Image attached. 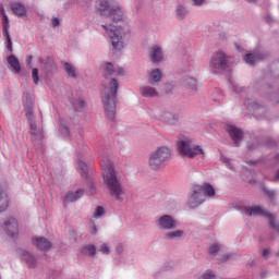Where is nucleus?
Masks as SVG:
<instances>
[{
  "mask_svg": "<svg viewBox=\"0 0 279 279\" xmlns=\"http://www.w3.org/2000/svg\"><path fill=\"white\" fill-rule=\"evenodd\" d=\"M0 14L1 16H5V9L3 7H0Z\"/></svg>",
  "mask_w": 279,
  "mask_h": 279,
  "instance_id": "5fc2aeb1",
  "label": "nucleus"
},
{
  "mask_svg": "<svg viewBox=\"0 0 279 279\" xmlns=\"http://www.w3.org/2000/svg\"><path fill=\"white\" fill-rule=\"evenodd\" d=\"M155 223L158 230L161 232H170L171 230H175V228H178V220L169 214H165L157 218Z\"/></svg>",
  "mask_w": 279,
  "mask_h": 279,
  "instance_id": "6e6552de",
  "label": "nucleus"
},
{
  "mask_svg": "<svg viewBox=\"0 0 279 279\" xmlns=\"http://www.w3.org/2000/svg\"><path fill=\"white\" fill-rule=\"evenodd\" d=\"M7 62L12 73H21V63L19 62V59L16 58V56L14 54L9 56L7 58Z\"/></svg>",
  "mask_w": 279,
  "mask_h": 279,
  "instance_id": "412c9836",
  "label": "nucleus"
},
{
  "mask_svg": "<svg viewBox=\"0 0 279 279\" xmlns=\"http://www.w3.org/2000/svg\"><path fill=\"white\" fill-rule=\"evenodd\" d=\"M22 99L26 118L29 120L34 119V94L24 92Z\"/></svg>",
  "mask_w": 279,
  "mask_h": 279,
  "instance_id": "9d476101",
  "label": "nucleus"
},
{
  "mask_svg": "<svg viewBox=\"0 0 279 279\" xmlns=\"http://www.w3.org/2000/svg\"><path fill=\"white\" fill-rule=\"evenodd\" d=\"M204 202H206V198L204 193H202V185L193 186L187 198V206L190 208H197V206H202Z\"/></svg>",
  "mask_w": 279,
  "mask_h": 279,
  "instance_id": "1a4fd4ad",
  "label": "nucleus"
},
{
  "mask_svg": "<svg viewBox=\"0 0 279 279\" xmlns=\"http://www.w3.org/2000/svg\"><path fill=\"white\" fill-rule=\"evenodd\" d=\"M3 37L5 38V45H7V49L8 51H10L12 53L13 48H12V37H10V33H8V35H3Z\"/></svg>",
  "mask_w": 279,
  "mask_h": 279,
  "instance_id": "4c0bfd02",
  "label": "nucleus"
},
{
  "mask_svg": "<svg viewBox=\"0 0 279 279\" xmlns=\"http://www.w3.org/2000/svg\"><path fill=\"white\" fill-rule=\"evenodd\" d=\"M97 193V189L93 183L89 184V194L95 195Z\"/></svg>",
  "mask_w": 279,
  "mask_h": 279,
  "instance_id": "8fccbe9b",
  "label": "nucleus"
},
{
  "mask_svg": "<svg viewBox=\"0 0 279 279\" xmlns=\"http://www.w3.org/2000/svg\"><path fill=\"white\" fill-rule=\"evenodd\" d=\"M189 73H195V65L191 63L190 68L186 69Z\"/></svg>",
  "mask_w": 279,
  "mask_h": 279,
  "instance_id": "3c124183",
  "label": "nucleus"
},
{
  "mask_svg": "<svg viewBox=\"0 0 279 279\" xmlns=\"http://www.w3.org/2000/svg\"><path fill=\"white\" fill-rule=\"evenodd\" d=\"M247 3H256L258 0H245Z\"/></svg>",
  "mask_w": 279,
  "mask_h": 279,
  "instance_id": "052dcab7",
  "label": "nucleus"
},
{
  "mask_svg": "<svg viewBox=\"0 0 279 279\" xmlns=\"http://www.w3.org/2000/svg\"><path fill=\"white\" fill-rule=\"evenodd\" d=\"M158 121L166 123V125H175L178 121H180V114L170 112V111H161L157 116Z\"/></svg>",
  "mask_w": 279,
  "mask_h": 279,
  "instance_id": "ddd939ff",
  "label": "nucleus"
},
{
  "mask_svg": "<svg viewBox=\"0 0 279 279\" xmlns=\"http://www.w3.org/2000/svg\"><path fill=\"white\" fill-rule=\"evenodd\" d=\"M96 12L102 19H108L111 23H123L122 25L114 27L110 24H101L111 40L113 51H123L125 45L130 43L132 38V28L126 21L125 12L119 5L110 4L108 0H97L95 3Z\"/></svg>",
  "mask_w": 279,
  "mask_h": 279,
  "instance_id": "f257e3e1",
  "label": "nucleus"
},
{
  "mask_svg": "<svg viewBox=\"0 0 279 279\" xmlns=\"http://www.w3.org/2000/svg\"><path fill=\"white\" fill-rule=\"evenodd\" d=\"M216 93L218 94V97L217 98L214 97V101H218V102L223 101V90L217 89Z\"/></svg>",
  "mask_w": 279,
  "mask_h": 279,
  "instance_id": "c03bdc74",
  "label": "nucleus"
},
{
  "mask_svg": "<svg viewBox=\"0 0 279 279\" xmlns=\"http://www.w3.org/2000/svg\"><path fill=\"white\" fill-rule=\"evenodd\" d=\"M61 20L60 17L52 16L51 19V26L52 27H60Z\"/></svg>",
  "mask_w": 279,
  "mask_h": 279,
  "instance_id": "37998d69",
  "label": "nucleus"
},
{
  "mask_svg": "<svg viewBox=\"0 0 279 279\" xmlns=\"http://www.w3.org/2000/svg\"><path fill=\"white\" fill-rule=\"evenodd\" d=\"M171 160V148L168 146H159L150 153L148 158V166L153 171H158V169H162Z\"/></svg>",
  "mask_w": 279,
  "mask_h": 279,
  "instance_id": "39448f33",
  "label": "nucleus"
},
{
  "mask_svg": "<svg viewBox=\"0 0 279 279\" xmlns=\"http://www.w3.org/2000/svg\"><path fill=\"white\" fill-rule=\"evenodd\" d=\"M100 167L102 169L104 182L111 197H114L118 202L126 201L128 194L121 184V177L114 171L112 161L106 157H100Z\"/></svg>",
  "mask_w": 279,
  "mask_h": 279,
  "instance_id": "7ed1b4c3",
  "label": "nucleus"
},
{
  "mask_svg": "<svg viewBox=\"0 0 279 279\" xmlns=\"http://www.w3.org/2000/svg\"><path fill=\"white\" fill-rule=\"evenodd\" d=\"M9 204L8 194L0 189V213L8 210Z\"/></svg>",
  "mask_w": 279,
  "mask_h": 279,
  "instance_id": "cd10ccee",
  "label": "nucleus"
},
{
  "mask_svg": "<svg viewBox=\"0 0 279 279\" xmlns=\"http://www.w3.org/2000/svg\"><path fill=\"white\" fill-rule=\"evenodd\" d=\"M32 77H33L34 84H38V80H39V77H38V69L34 68L32 70Z\"/></svg>",
  "mask_w": 279,
  "mask_h": 279,
  "instance_id": "79ce46f5",
  "label": "nucleus"
},
{
  "mask_svg": "<svg viewBox=\"0 0 279 279\" xmlns=\"http://www.w3.org/2000/svg\"><path fill=\"white\" fill-rule=\"evenodd\" d=\"M260 60H265V53L263 52H253L244 56V62L250 65L256 64Z\"/></svg>",
  "mask_w": 279,
  "mask_h": 279,
  "instance_id": "aec40b11",
  "label": "nucleus"
},
{
  "mask_svg": "<svg viewBox=\"0 0 279 279\" xmlns=\"http://www.w3.org/2000/svg\"><path fill=\"white\" fill-rule=\"evenodd\" d=\"M274 182H279V170H277L275 178L272 179Z\"/></svg>",
  "mask_w": 279,
  "mask_h": 279,
  "instance_id": "864d4df0",
  "label": "nucleus"
},
{
  "mask_svg": "<svg viewBox=\"0 0 279 279\" xmlns=\"http://www.w3.org/2000/svg\"><path fill=\"white\" fill-rule=\"evenodd\" d=\"M177 151L181 158H206V151L201 145L195 144L193 137L181 134L177 137Z\"/></svg>",
  "mask_w": 279,
  "mask_h": 279,
  "instance_id": "20e7f679",
  "label": "nucleus"
},
{
  "mask_svg": "<svg viewBox=\"0 0 279 279\" xmlns=\"http://www.w3.org/2000/svg\"><path fill=\"white\" fill-rule=\"evenodd\" d=\"M11 10L15 16L19 19H23V16H27V9H25V5L20 2H13L11 3Z\"/></svg>",
  "mask_w": 279,
  "mask_h": 279,
  "instance_id": "6ab92c4d",
  "label": "nucleus"
},
{
  "mask_svg": "<svg viewBox=\"0 0 279 279\" xmlns=\"http://www.w3.org/2000/svg\"><path fill=\"white\" fill-rule=\"evenodd\" d=\"M148 58L153 64H160V61L165 58L162 46L155 44L148 48Z\"/></svg>",
  "mask_w": 279,
  "mask_h": 279,
  "instance_id": "f8f14e48",
  "label": "nucleus"
},
{
  "mask_svg": "<svg viewBox=\"0 0 279 279\" xmlns=\"http://www.w3.org/2000/svg\"><path fill=\"white\" fill-rule=\"evenodd\" d=\"M220 160L221 162H223V165H226L228 169H230L231 171H234V166L232 165V160H230V158L221 155Z\"/></svg>",
  "mask_w": 279,
  "mask_h": 279,
  "instance_id": "c9c22d12",
  "label": "nucleus"
},
{
  "mask_svg": "<svg viewBox=\"0 0 279 279\" xmlns=\"http://www.w3.org/2000/svg\"><path fill=\"white\" fill-rule=\"evenodd\" d=\"M92 228H90V234H97V226L95 225V221H90Z\"/></svg>",
  "mask_w": 279,
  "mask_h": 279,
  "instance_id": "09e8293b",
  "label": "nucleus"
},
{
  "mask_svg": "<svg viewBox=\"0 0 279 279\" xmlns=\"http://www.w3.org/2000/svg\"><path fill=\"white\" fill-rule=\"evenodd\" d=\"M219 250H221V244H219L218 242L211 243L208 247V252L210 254V256H216L217 252H219Z\"/></svg>",
  "mask_w": 279,
  "mask_h": 279,
  "instance_id": "473e14b6",
  "label": "nucleus"
},
{
  "mask_svg": "<svg viewBox=\"0 0 279 279\" xmlns=\"http://www.w3.org/2000/svg\"><path fill=\"white\" fill-rule=\"evenodd\" d=\"M102 71L106 80H110L101 90L102 106L106 117L110 121H114L117 117V93L119 90V82L114 77H123L125 70L112 62L102 64Z\"/></svg>",
  "mask_w": 279,
  "mask_h": 279,
  "instance_id": "f03ea898",
  "label": "nucleus"
},
{
  "mask_svg": "<svg viewBox=\"0 0 279 279\" xmlns=\"http://www.w3.org/2000/svg\"><path fill=\"white\" fill-rule=\"evenodd\" d=\"M59 132L61 136H63V138H69L71 132L69 131V124L66 123V120L64 119L60 120Z\"/></svg>",
  "mask_w": 279,
  "mask_h": 279,
  "instance_id": "c85d7f7f",
  "label": "nucleus"
},
{
  "mask_svg": "<svg viewBox=\"0 0 279 279\" xmlns=\"http://www.w3.org/2000/svg\"><path fill=\"white\" fill-rule=\"evenodd\" d=\"M191 1H192V5H195L196 8H202V5L206 3V0H191Z\"/></svg>",
  "mask_w": 279,
  "mask_h": 279,
  "instance_id": "a18cd8bd",
  "label": "nucleus"
},
{
  "mask_svg": "<svg viewBox=\"0 0 279 279\" xmlns=\"http://www.w3.org/2000/svg\"><path fill=\"white\" fill-rule=\"evenodd\" d=\"M229 88L230 90H232V93H235L236 95H240V97L245 98V104L248 110H251L252 108L254 117H263V112H265V107H263L257 101L252 100L250 94H247V90H245L243 86L239 85L238 83L231 82Z\"/></svg>",
  "mask_w": 279,
  "mask_h": 279,
  "instance_id": "423d86ee",
  "label": "nucleus"
},
{
  "mask_svg": "<svg viewBox=\"0 0 279 279\" xmlns=\"http://www.w3.org/2000/svg\"><path fill=\"white\" fill-rule=\"evenodd\" d=\"M227 132L236 147H239V145H241V141H243V131L234 125H228Z\"/></svg>",
  "mask_w": 279,
  "mask_h": 279,
  "instance_id": "2eb2a0df",
  "label": "nucleus"
},
{
  "mask_svg": "<svg viewBox=\"0 0 279 279\" xmlns=\"http://www.w3.org/2000/svg\"><path fill=\"white\" fill-rule=\"evenodd\" d=\"M201 189L204 197H213L216 195L215 187L210 183H203Z\"/></svg>",
  "mask_w": 279,
  "mask_h": 279,
  "instance_id": "a878e982",
  "label": "nucleus"
},
{
  "mask_svg": "<svg viewBox=\"0 0 279 279\" xmlns=\"http://www.w3.org/2000/svg\"><path fill=\"white\" fill-rule=\"evenodd\" d=\"M186 236V231L184 229H173L166 232L165 238L168 241H182Z\"/></svg>",
  "mask_w": 279,
  "mask_h": 279,
  "instance_id": "f3484780",
  "label": "nucleus"
},
{
  "mask_svg": "<svg viewBox=\"0 0 279 279\" xmlns=\"http://www.w3.org/2000/svg\"><path fill=\"white\" fill-rule=\"evenodd\" d=\"M246 165H256V161H254V160L246 161Z\"/></svg>",
  "mask_w": 279,
  "mask_h": 279,
  "instance_id": "bf43d9fd",
  "label": "nucleus"
},
{
  "mask_svg": "<svg viewBox=\"0 0 279 279\" xmlns=\"http://www.w3.org/2000/svg\"><path fill=\"white\" fill-rule=\"evenodd\" d=\"M99 252H101V254L108 255L110 254V247L108 246V244L102 243L99 247Z\"/></svg>",
  "mask_w": 279,
  "mask_h": 279,
  "instance_id": "a19ab883",
  "label": "nucleus"
},
{
  "mask_svg": "<svg viewBox=\"0 0 279 279\" xmlns=\"http://www.w3.org/2000/svg\"><path fill=\"white\" fill-rule=\"evenodd\" d=\"M32 242L33 245H35V247H37V250H40L41 252H47L48 250H51V242H49L47 238L34 236Z\"/></svg>",
  "mask_w": 279,
  "mask_h": 279,
  "instance_id": "dca6fc26",
  "label": "nucleus"
},
{
  "mask_svg": "<svg viewBox=\"0 0 279 279\" xmlns=\"http://www.w3.org/2000/svg\"><path fill=\"white\" fill-rule=\"evenodd\" d=\"M271 21H274V20L271 19V16H270V15H267V16H266V23H271Z\"/></svg>",
  "mask_w": 279,
  "mask_h": 279,
  "instance_id": "4d7b16f0",
  "label": "nucleus"
},
{
  "mask_svg": "<svg viewBox=\"0 0 279 279\" xmlns=\"http://www.w3.org/2000/svg\"><path fill=\"white\" fill-rule=\"evenodd\" d=\"M248 149H256L258 147V140H254L252 143L247 144Z\"/></svg>",
  "mask_w": 279,
  "mask_h": 279,
  "instance_id": "de8ad7c7",
  "label": "nucleus"
},
{
  "mask_svg": "<svg viewBox=\"0 0 279 279\" xmlns=\"http://www.w3.org/2000/svg\"><path fill=\"white\" fill-rule=\"evenodd\" d=\"M31 121V134L33 136H38V129L36 128V122H34V119H28Z\"/></svg>",
  "mask_w": 279,
  "mask_h": 279,
  "instance_id": "58836bf2",
  "label": "nucleus"
},
{
  "mask_svg": "<svg viewBox=\"0 0 279 279\" xmlns=\"http://www.w3.org/2000/svg\"><path fill=\"white\" fill-rule=\"evenodd\" d=\"M162 80V72L160 69H154L150 71L149 76H148V82L151 86H156L158 82Z\"/></svg>",
  "mask_w": 279,
  "mask_h": 279,
  "instance_id": "b1692460",
  "label": "nucleus"
},
{
  "mask_svg": "<svg viewBox=\"0 0 279 279\" xmlns=\"http://www.w3.org/2000/svg\"><path fill=\"white\" fill-rule=\"evenodd\" d=\"M175 17L178 21H184L189 16V7L182 3H178L174 10Z\"/></svg>",
  "mask_w": 279,
  "mask_h": 279,
  "instance_id": "5701e85b",
  "label": "nucleus"
},
{
  "mask_svg": "<svg viewBox=\"0 0 279 279\" xmlns=\"http://www.w3.org/2000/svg\"><path fill=\"white\" fill-rule=\"evenodd\" d=\"M2 34L3 36L10 34V19L8 15H2Z\"/></svg>",
  "mask_w": 279,
  "mask_h": 279,
  "instance_id": "c756f323",
  "label": "nucleus"
},
{
  "mask_svg": "<svg viewBox=\"0 0 279 279\" xmlns=\"http://www.w3.org/2000/svg\"><path fill=\"white\" fill-rule=\"evenodd\" d=\"M19 254L21 256V259L28 265L29 269H34V267H36V257H34V255H32L29 252L25 250H20Z\"/></svg>",
  "mask_w": 279,
  "mask_h": 279,
  "instance_id": "a211bd4d",
  "label": "nucleus"
},
{
  "mask_svg": "<svg viewBox=\"0 0 279 279\" xmlns=\"http://www.w3.org/2000/svg\"><path fill=\"white\" fill-rule=\"evenodd\" d=\"M32 58H33L32 56H27V57H26V62H27V64H32Z\"/></svg>",
  "mask_w": 279,
  "mask_h": 279,
  "instance_id": "6e6d98bb",
  "label": "nucleus"
},
{
  "mask_svg": "<svg viewBox=\"0 0 279 279\" xmlns=\"http://www.w3.org/2000/svg\"><path fill=\"white\" fill-rule=\"evenodd\" d=\"M82 254H87V256H95L97 254V247L94 244L85 245L82 248Z\"/></svg>",
  "mask_w": 279,
  "mask_h": 279,
  "instance_id": "2f4dec72",
  "label": "nucleus"
},
{
  "mask_svg": "<svg viewBox=\"0 0 279 279\" xmlns=\"http://www.w3.org/2000/svg\"><path fill=\"white\" fill-rule=\"evenodd\" d=\"M2 229L4 230L5 234L11 236L13 240L19 236V222L13 217H10L4 221Z\"/></svg>",
  "mask_w": 279,
  "mask_h": 279,
  "instance_id": "9b49d317",
  "label": "nucleus"
},
{
  "mask_svg": "<svg viewBox=\"0 0 279 279\" xmlns=\"http://www.w3.org/2000/svg\"><path fill=\"white\" fill-rule=\"evenodd\" d=\"M276 161L279 162V155L276 156Z\"/></svg>",
  "mask_w": 279,
  "mask_h": 279,
  "instance_id": "680f3d73",
  "label": "nucleus"
},
{
  "mask_svg": "<svg viewBox=\"0 0 279 279\" xmlns=\"http://www.w3.org/2000/svg\"><path fill=\"white\" fill-rule=\"evenodd\" d=\"M63 69L68 77H71L72 80H75V77H77V70L75 69V66H73V64L65 62L63 63Z\"/></svg>",
  "mask_w": 279,
  "mask_h": 279,
  "instance_id": "bb28decb",
  "label": "nucleus"
},
{
  "mask_svg": "<svg viewBox=\"0 0 279 279\" xmlns=\"http://www.w3.org/2000/svg\"><path fill=\"white\" fill-rule=\"evenodd\" d=\"M220 160L221 162H223V165H226L228 169H230L231 171H234V166L232 165V160H230V158L221 155Z\"/></svg>",
  "mask_w": 279,
  "mask_h": 279,
  "instance_id": "f704fd0d",
  "label": "nucleus"
},
{
  "mask_svg": "<svg viewBox=\"0 0 279 279\" xmlns=\"http://www.w3.org/2000/svg\"><path fill=\"white\" fill-rule=\"evenodd\" d=\"M276 256H278V257H279V251L276 253Z\"/></svg>",
  "mask_w": 279,
  "mask_h": 279,
  "instance_id": "e2e57ef3",
  "label": "nucleus"
},
{
  "mask_svg": "<svg viewBox=\"0 0 279 279\" xmlns=\"http://www.w3.org/2000/svg\"><path fill=\"white\" fill-rule=\"evenodd\" d=\"M77 170L81 173L82 178H88V165H86V162L80 160Z\"/></svg>",
  "mask_w": 279,
  "mask_h": 279,
  "instance_id": "7c9ffc66",
  "label": "nucleus"
},
{
  "mask_svg": "<svg viewBox=\"0 0 279 279\" xmlns=\"http://www.w3.org/2000/svg\"><path fill=\"white\" fill-rule=\"evenodd\" d=\"M72 105L74 106L75 110H80L81 108H84V106H86V101H84V99L82 98H77L72 102Z\"/></svg>",
  "mask_w": 279,
  "mask_h": 279,
  "instance_id": "e433bc0d",
  "label": "nucleus"
},
{
  "mask_svg": "<svg viewBox=\"0 0 279 279\" xmlns=\"http://www.w3.org/2000/svg\"><path fill=\"white\" fill-rule=\"evenodd\" d=\"M230 66V56H227L226 52L219 50L215 52L209 61V69L214 73H221Z\"/></svg>",
  "mask_w": 279,
  "mask_h": 279,
  "instance_id": "0eeeda50",
  "label": "nucleus"
},
{
  "mask_svg": "<svg viewBox=\"0 0 279 279\" xmlns=\"http://www.w3.org/2000/svg\"><path fill=\"white\" fill-rule=\"evenodd\" d=\"M203 279H217V275L213 270H207L204 272Z\"/></svg>",
  "mask_w": 279,
  "mask_h": 279,
  "instance_id": "ea45409f",
  "label": "nucleus"
},
{
  "mask_svg": "<svg viewBox=\"0 0 279 279\" xmlns=\"http://www.w3.org/2000/svg\"><path fill=\"white\" fill-rule=\"evenodd\" d=\"M269 254H270L269 248H265V250L263 251V256H264V258H268V257H269Z\"/></svg>",
  "mask_w": 279,
  "mask_h": 279,
  "instance_id": "603ef678",
  "label": "nucleus"
},
{
  "mask_svg": "<svg viewBox=\"0 0 279 279\" xmlns=\"http://www.w3.org/2000/svg\"><path fill=\"white\" fill-rule=\"evenodd\" d=\"M104 215H106V209L102 206H97L93 217L94 219H101Z\"/></svg>",
  "mask_w": 279,
  "mask_h": 279,
  "instance_id": "72a5a7b5",
  "label": "nucleus"
},
{
  "mask_svg": "<svg viewBox=\"0 0 279 279\" xmlns=\"http://www.w3.org/2000/svg\"><path fill=\"white\" fill-rule=\"evenodd\" d=\"M264 191L268 195V197H270L271 199H274L276 197V191L268 190L267 187H265Z\"/></svg>",
  "mask_w": 279,
  "mask_h": 279,
  "instance_id": "49530a36",
  "label": "nucleus"
},
{
  "mask_svg": "<svg viewBox=\"0 0 279 279\" xmlns=\"http://www.w3.org/2000/svg\"><path fill=\"white\" fill-rule=\"evenodd\" d=\"M83 195H84L83 189L76 190L75 192H68L64 196L63 204L77 202V199L83 197Z\"/></svg>",
  "mask_w": 279,
  "mask_h": 279,
  "instance_id": "4be33fe9",
  "label": "nucleus"
},
{
  "mask_svg": "<svg viewBox=\"0 0 279 279\" xmlns=\"http://www.w3.org/2000/svg\"><path fill=\"white\" fill-rule=\"evenodd\" d=\"M230 256H232V254L225 255V260H230Z\"/></svg>",
  "mask_w": 279,
  "mask_h": 279,
  "instance_id": "13d9d810",
  "label": "nucleus"
},
{
  "mask_svg": "<svg viewBox=\"0 0 279 279\" xmlns=\"http://www.w3.org/2000/svg\"><path fill=\"white\" fill-rule=\"evenodd\" d=\"M140 93L145 99H156L160 97V92L158 88L154 87V85H143L140 88Z\"/></svg>",
  "mask_w": 279,
  "mask_h": 279,
  "instance_id": "4468645a",
  "label": "nucleus"
},
{
  "mask_svg": "<svg viewBox=\"0 0 279 279\" xmlns=\"http://www.w3.org/2000/svg\"><path fill=\"white\" fill-rule=\"evenodd\" d=\"M183 86L192 90V93H197V78L193 76H186L183 78Z\"/></svg>",
  "mask_w": 279,
  "mask_h": 279,
  "instance_id": "393cba45",
  "label": "nucleus"
}]
</instances>
